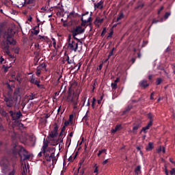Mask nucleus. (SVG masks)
Instances as JSON below:
<instances>
[{
    "label": "nucleus",
    "instance_id": "obj_1",
    "mask_svg": "<svg viewBox=\"0 0 175 175\" xmlns=\"http://www.w3.org/2000/svg\"><path fill=\"white\" fill-rule=\"evenodd\" d=\"M15 35L16 30L9 28L3 34V38L5 40H2L1 42V46L4 53H5V54L8 55L9 58H11L12 59H14L16 56H14V55H12L10 51H9V49H10L9 44L11 46H16L17 41H16V38H14Z\"/></svg>",
    "mask_w": 175,
    "mask_h": 175
},
{
    "label": "nucleus",
    "instance_id": "obj_2",
    "mask_svg": "<svg viewBox=\"0 0 175 175\" xmlns=\"http://www.w3.org/2000/svg\"><path fill=\"white\" fill-rule=\"evenodd\" d=\"M23 89L19 88L16 89L14 92V96L12 95L5 96L4 101L5 102V105L7 107H13L15 105H21L23 106Z\"/></svg>",
    "mask_w": 175,
    "mask_h": 175
},
{
    "label": "nucleus",
    "instance_id": "obj_3",
    "mask_svg": "<svg viewBox=\"0 0 175 175\" xmlns=\"http://www.w3.org/2000/svg\"><path fill=\"white\" fill-rule=\"evenodd\" d=\"M28 127L24 126L23 125V130L27 129ZM23 144L26 146V147H35L36 144V137L32 134H29L28 133L23 131Z\"/></svg>",
    "mask_w": 175,
    "mask_h": 175
},
{
    "label": "nucleus",
    "instance_id": "obj_4",
    "mask_svg": "<svg viewBox=\"0 0 175 175\" xmlns=\"http://www.w3.org/2000/svg\"><path fill=\"white\" fill-rule=\"evenodd\" d=\"M67 48L68 50H70V51H77V49H79V43L81 44H83V42H81V39H79V40L73 38L72 37V34L68 35V39H67Z\"/></svg>",
    "mask_w": 175,
    "mask_h": 175
},
{
    "label": "nucleus",
    "instance_id": "obj_5",
    "mask_svg": "<svg viewBox=\"0 0 175 175\" xmlns=\"http://www.w3.org/2000/svg\"><path fill=\"white\" fill-rule=\"evenodd\" d=\"M23 150V146H18L17 143L13 145L12 149V161H16L18 157H21V169H23V156L21 155V151Z\"/></svg>",
    "mask_w": 175,
    "mask_h": 175
},
{
    "label": "nucleus",
    "instance_id": "obj_6",
    "mask_svg": "<svg viewBox=\"0 0 175 175\" xmlns=\"http://www.w3.org/2000/svg\"><path fill=\"white\" fill-rule=\"evenodd\" d=\"M44 159L46 162H51V158L53 159V161L55 159V148L49 147L48 149L45 150V152L42 151Z\"/></svg>",
    "mask_w": 175,
    "mask_h": 175
},
{
    "label": "nucleus",
    "instance_id": "obj_7",
    "mask_svg": "<svg viewBox=\"0 0 175 175\" xmlns=\"http://www.w3.org/2000/svg\"><path fill=\"white\" fill-rule=\"evenodd\" d=\"M84 32H85V29H83L80 25L77 26L70 30V33H72L71 38H73L75 40H79V38L76 36H77V35H81L82 33H84Z\"/></svg>",
    "mask_w": 175,
    "mask_h": 175
},
{
    "label": "nucleus",
    "instance_id": "obj_8",
    "mask_svg": "<svg viewBox=\"0 0 175 175\" xmlns=\"http://www.w3.org/2000/svg\"><path fill=\"white\" fill-rule=\"evenodd\" d=\"M147 117L150 121L147 126L142 129L140 133H142V132H144V133H147V130L150 129V127L152 126V122H154V115L149 113L147 114Z\"/></svg>",
    "mask_w": 175,
    "mask_h": 175
},
{
    "label": "nucleus",
    "instance_id": "obj_9",
    "mask_svg": "<svg viewBox=\"0 0 175 175\" xmlns=\"http://www.w3.org/2000/svg\"><path fill=\"white\" fill-rule=\"evenodd\" d=\"M0 165L2 167V170L3 173H6L9 170V159H8V157H3L1 161H0Z\"/></svg>",
    "mask_w": 175,
    "mask_h": 175
},
{
    "label": "nucleus",
    "instance_id": "obj_10",
    "mask_svg": "<svg viewBox=\"0 0 175 175\" xmlns=\"http://www.w3.org/2000/svg\"><path fill=\"white\" fill-rule=\"evenodd\" d=\"M89 12H86L85 13H83L81 14V27H85L87 25V24H88V23H92V17H91L92 16V12L90 13V16L88 18V20H84V16H87V14H89Z\"/></svg>",
    "mask_w": 175,
    "mask_h": 175
},
{
    "label": "nucleus",
    "instance_id": "obj_11",
    "mask_svg": "<svg viewBox=\"0 0 175 175\" xmlns=\"http://www.w3.org/2000/svg\"><path fill=\"white\" fill-rule=\"evenodd\" d=\"M58 129H59V126L55 123L53 129L49 132L48 137L49 139H55L58 136Z\"/></svg>",
    "mask_w": 175,
    "mask_h": 175
},
{
    "label": "nucleus",
    "instance_id": "obj_12",
    "mask_svg": "<svg viewBox=\"0 0 175 175\" xmlns=\"http://www.w3.org/2000/svg\"><path fill=\"white\" fill-rule=\"evenodd\" d=\"M32 153L27 150L25 148H23V161H29L31 159V156Z\"/></svg>",
    "mask_w": 175,
    "mask_h": 175
},
{
    "label": "nucleus",
    "instance_id": "obj_13",
    "mask_svg": "<svg viewBox=\"0 0 175 175\" xmlns=\"http://www.w3.org/2000/svg\"><path fill=\"white\" fill-rule=\"evenodd\" d=\"M30 83L31 84H34V85H37L38 88H43V85H40V80L36 79L35 76L31 75V79H30Z\"/></svg>",
    "mask_w": 175,
    "mask_h": 175
},
{
    "label": "nucleus",
    "instance_id": "obj_14",
    "mask_svg": "<svg viewBox=\"0 0 175 175\" xmlns=\"http://www.w3.org/2000/svg\"><path fill=\"white\" fill-rule=\"evenodd\" d=\"M67 100H68V102H71V103H72L73 106H77L78 105V101H79V96L76 97H73L72 96V95L69 94L67 97Z\"/></svg>",
    "mask_w": 175,
    "mask_h": 175
},
{
    "label": "nucleus",
    "instance_id": "obj_15",
    "mask_svg": "<svg viewBox=\"0 0 175 175\" xmlns=\"http://www.w3.org/2000/svg\"><path fill=\"white\" fill-rule=\"evenodd\" d=\"M10 114L11 117H12V119L14 121H16V120H20V118L23 116L21 114V112H13V111H10Z\"/></svg>",
    "mask_w": 175,
    "mask_h": 175
},
{
    "label": "nucleus",
    "instance_id": "obj_16",
    "mask_svg": "<svg viewBox=\"0 0 175 175\" xmlns=\"http://www.w3.org/2000/svg\"><path fill=\"white\" fill-rule=\"evenodd\" d=\"M44 68H47V64L46 63H42L37 67L36 75L39 77L40 74L42 73V70L44 69Z\"/></svg>",
    "mask_w": 175,
    "mask_h": 175
},
{
    "label": "nucleus",
    "instance_id": "obj_17",
    "mask_svg": "<svg viewBox=\"0 0 175 175\" xmlns=\"http://www.w3.org/2000/svg\"><path fill=\"white\" fill-rule=\"evenodd\" d=\"M38 41L39 42H46V43H49L50 42V38L47 36H38Z\"/></svg>",
    "mask_w": 175,
    "mask_h": 175
},
{
    "label": "nucleus",
    "instance_id": "obj_18",
    "mask_svg": "<svg viewBox=\"0 0 175 175\" xmlns=\"http://www.w3.org/2000/svg\"><path fill=\"white\" fill-rule=\"evenodd\" d=\"M77 17H81V15L75 12V11L70 12L69 15L68 16V18H70L71 20L72 18H77Z\"/></svg>",
    "mask_w": 175,
    "mask_h": 175
},
{
    "label": "nucleus",
    "instance_id": "obj_19",
    "mask_svg": "<svg viewBox=\"0 0 175 175\" xmlns=\"http://www.w3.org/2000/svg\"><path fill=\"white\" fill-rule=\"evenodd\" d=\"M139 85L142 88H147V87L150 86V83H147V80L144 79L139 82Z\"/></svg>",
    "mask_w": 175,
    "mask_h": 175
},
{
    "label": "nucleus",
    "instance_id": "obj_20",
    "mask_svg": "<svg viewBox=\"0 0 175 175\" xmlns=\"http://www.w3.org/2000/svg\"><path fill=\"white\" fill-rule=\"evenodd\" d=\"M29 173V163L25 162V167H23V175Z\"/></svg>",
    "mask_w": 175,
    "mask_h": 175
},
{
    "label": "nucleus",
    "instance_id": "obj_21",
    "mask_svg": "<svg viewBox=\"0 0 175 175\" xmlns=\"http://www.w3.org/2000/svg\"><path fill=\"white\" fill-rule=\"evenodd\" d=\"M40 25V23L38 24V26H36L35 27L33 28V31H31L33 35H38L39 32H40V29H39V26Z\"/></svg>",
    "mask_w": 175,
    "mask_h": 175
},
{
    "label": "nucleus",
    "instance_id": "obj_22",
    "mask_svg": "<svg viewBox=\"0 0 175 175\" xmlns=\"http://www.w3.org/2000/svg\"><path fill=\"white\" fill-rule=\"evenodd\" d=\"M94 9H103V1H100V2H98L97 4L96 3H95L94 4Z\"/></svg>",
    "mask_w": 175,
    "mask_h": 175
},
{
    "label": "nucleus",
    "instance_id": "obj_23",
    "mask_svg": "<svg viewBox=\"0 0 175 175\" xmlns=\"http://www.w3.org/2000/svg\"><path fill=\"white\" fill-rule=\"evenodd\" d=\"M135 175L142 174V165H137L134 170Z\"/></svg>",
    "mask_w": 175,
    "mask_h": 175
},
{
    "label": "nucleus",
    "instance_id": "obj_24",
    "mask_svg": "<svg viewBox=\"0 0 175 175\" xmlns=\"http://www.w3.org/2000/svg\"><path fill=\"white\" fill-rule=\"evenodd\" d=\"M142 127V124H137L135 126H133V133L134 135H136V133H137V129H139V128Z\"/></svg>",
    "mask_w": 175,
    "mask_h": 175
},
{
    "label": "nucleus",
    "instance_id": "obj_25",
    "mask_svg": "<svg viewBox=\"0 0 175 175\" xmlns=\"http://www.w3.org/2000/svg\"><path fill=\"white\" fill-rule=\"evenodd\" d=\"M120 129H122V125L118 124L116 126L114 129H112L111 131V133H116V132H118V131H120Z\"/></svg>",
    "mask_w": 175,
    "mask_h": 175
},
{
    "label": "nucleus",
    "instance_id": "obj_26",
    "mask_svg": "<svg viewBox=\"0 0 175 175\" xmlns=\"http://www.w3.org/2000/svg\"><path fill=\"white\" fill-rule=\"evenodd\" d=\"M49 149V143L46 141H44L41 150L44 152H46V150Z\"/></svg>",
    "mask_w": 175,
    "mask_h": 175
},
{
    "label": "nucleus",
    "instance_id": "obj_27",
    "mask_svg": "<svg viewBox=\"0 0 175 175\" xmlns=\"http://www.w3.org/2000/svg\"><path fill=\"white\" fill-rule=\"evenodd\" d=\"M64 137L62 136L59 137V135L58 139L55 140V144H53V146H57L59 142L60 143H64Z\"/></svg>",
    "mask_w": 175,
    "mask_h": 175
},
{
    "label": "nucleus",
    "instance_id": "obj_28",
    "mask_svg": "<svg viewBox=\"0 0 175 175\" xmlns=\"http://www.w3.org/2000/svg\"><path fill=\"white\" fill-rule=\"evenodd\" d=\"M124 17V12L122 11H120L119 13L118 17L116 19V23H118V21L122 20Z\"/></svg>",
    "mask_w": 175,
    "mask_h": 175
},
{
    "label": "nucleus",
    "instance_id": "obj_29",
    "mask_svg": "<svg viewBox=\"0 0 175 175\" xmlns=\"http://www.w3.org/2000/svg\"><path fill=\"white\" fill-rule=\"evenodd\" d=\"M143 8H144V4L143 3H138L135 9V10H142Z\"/></svg>",
    "mask_w": 175,
    "mask_h": 175
},
{
    "label": "nucleus",
    "instance_id": "obj_30",
    "mask_svg": "<svg viewBox=\"0 0 175 175\" xmlns=\"http://www.w3.org/2000/svg\"><path fill=\"white\" fill-rule=\"evenodd\" d=\"M152 148H154V144L152 142H149L146 147V151H151Z\"/></svg>",
    "mask_w": 175,
    "mask_h": 175
},
{
    "label": "nucleus",
    "instance_id": "obj_31",
    "mask_svg": "<svg viewBox=\"0 0 175 175\" xmlns=\"http://www.w3.org/2000/svg\"><path fill=\"white\" fill-rule=\"evenodd\" d=\"M131 110H132V106L129 105L124 111H122V116H124V114H126V113H128L129 111H131Z\"/></svg>",
    "mask_w": 175,
    "mask_h": 175
},
{
    "label": "nucleus",
    "instance_id": "obj_32",
    "mask_svg": "<svg viewBox=\"0 0 175 175\" xmlns=\"http://www.w3.org/2000/svg\"><path fill=\"white\" fill-rule=\"evenodd\" d=\"M16 81L19 84H21V82L23 81V75L21 74H18L16 76Z\"/></svg>",
    "mask_w": 175,
    "mask_h": 175
},
{
    "label": "nucleus",
    "instance_id": "obj_33",
    "mask_svg": "<svg viewBox=\"0 0 175 175\" xmlns=\"http://www.w3.org/2000/svg\"><path fill=\"white\" fill-rule=\"evenodd\" d=\"M89 113H90V110H88L85 115L83 118V120L85 121V122H87V121H88V118L90 117L88 116Z\"/></svg>",
    "mask_w": 175,
    "mask_h": 175
},
{
    "label": "nucleus",
    "instance_id": "obj_34",
    "mask_svg": "<svg viewBox=\"0 0 175 175\" xmlns=\"http://www.w3.org/2000/svg\"><path fill=\"white\" fill-rule=\"evenodd\" d=\"M162 81H163V80L161 78H157L156 80V85H159L162 83Z\"/></svg>",
    "mask_w": 175,
    "mask_h": 175
},
{
    "label": "nucleus",
    "instance_id": "obj_35",
    "mask_svg": "<svg viewBox=\"0 0 175 175\" xmlns=\"http://www.w3.org/2000/svg\"><path fill=\"white\" fill-rule=\"evenodd\" d=\"M70 143H72V139L70 137H68L66 142V144H68V148L70 147Z\"/></svg>",
    "mask_w": 175,
    "mask_h": 175
},
{
    "label": "nucleus",
    "instance_id": "obj_36",
    "mask_svg": "<svg viewBox=\"0 0 175 175\" xmlns=\"http://www.w3.org/2000/svg\"><path fill=\"white\" fill-rule=\"evenodd\" d=\"M0 114L3 116V117H7L8 116V113L6 112V111L5 110H1L0 111Z\"/></svg>",
    "mask_w": 175,
    "mask_h": 175
},
{
    "label": "nucleus",
    "instance_id": "obj_37",
    "mask_svg": "<svg viewBox=\"0 0 175 175\" xmlns=\"http://www.w3.org/2000/svg\"><path fill=\"white\" fill-rule=\"evenodd\" d=\"M96 103V98H95V97H94L92 98V109H95V103Z\"/></svg>",
    "mask_w": 175,
    "mask_h": 175
},
{
    "label": "nucleus",
    "instance_id": "obj_38",
    "mask_svg": "<svg viewBox=\"0 0 175 175\" xmlns=\"http://www.w3.org/2000/svg\"><path fill=\"white\" fill-rule=\"evenodd\" d=\"M111 87L112 90H117L118 85H117V83L113 82L111 84Z\"/></svg>",
    "mask_w": 175,
    "mask_h": 175
},
{
    "label": "nucleus",
    "instance_id": "obj_39",
    "mask_svg": "<svg viewBox=\"0 0 175 175\" xmlns=\"http://www.w3.org/2000/svg\"><path fill=\"white\" fill-rule=\"evenodd\" d=\"M103 152H106V149L99 150L98 153L97 154V157H100V155H102V154H103Z\"/></svg>",
    "mask_w": 175,
    "mask_h": 175
},
{
    "label": "nucleus",
    "instance_id": "obj_40",
    "mask_svg": "<svg viewBox=\"0 0 175 175\" xmlns=\"http://www.w3.org/2000/svg\"><path fill=\"white\" fill-rule=\"evenodd\" d=\"M51 159H52V165L54 167L55 163H57V157H55V159L51 158Z\"/></svg>",
    "mask_w": 175,
    "mask_h": 175
},
{
    "label": "nucleus",
    "instance_id": "obj_41",
    "mask_svg": "<svg viewBox=\"0 0 175 175\" xmlns=\"http://www.w3.org/2000/svg\"><path fill=\"white\" fill-rule=\"evenodd\" d=\"M14 53L15 54H18V53H20V48L16 47V48L14 49Z\"/></svg>",
    "mask_w": 175,
    "mask_h": 175
},
{
    "label": "nucleus",
    "instance_id": "obj_42",
    "mask_svg": "<svg viewBox=\"0 0 175 175\" xmlns=\"http://www.w3.org/2000/svg\"><path fill=\"white\" fill-rule=\"evenodd\" d=\"M105 34H106V27H104L101 32L100 36L103 37L105 36Z\"/></svg>",
    "mask_w": 175,
    "mask_h": 175
},
{
    "label": "nucleus",
    "instance_id": "obj_43",
    "mask_svg": "<svg viewBox=\"0 0 175 175\" xmlns=\"http://www.w3.org/2000/svg\"><path fill=\"white\" fill-rule=\"evenodd\" d=\"M0 131H1V132H4V131H5V127L3 126L2 123H0Z\"/></svg>",
    "mask_w": 175,
    "mask_h": 175
},
{
    "label": "nucleus",
    "instance_id": "obj_44",
    "mask_svg": "<svg viewBox=\"0 0 175 175\" xmlns=\"http://www.w3.org/2000/svg\"><path fill=\"white\" fill-rule=\"evenodd\" d=\"M42 157H43V150H41V151L38 154V158H42Z\"/></svg>",
    "mask_w": 175,
    "mask_h": 175
},
{
    "label": "nucleus",
    "instance_id": "obj_45",
    "mask_svg": "<svg viewBox=\"0 0 175 175\" xmlns=\"http://www.w3.org/2000/svg\"><path fill=\"white\" fill-rule=\"evenodd\" d=\"M52 41H53V47H55V46L57 45V42L55 41V38H52Z\"/></svg>",
    "mask_w": 175,
    "mask_h": 175
},
{
    "label": "nucleus",
    "instance_id": "obj_46",
    "mask_svg": "<svg viewBox=\"0 0 175 175\" xmlns=\"http://www.w3.org/2000/svg\"><path fill=\"white\" fill-rule=\"evenodd\" d=\"M69 65H72L73 64V59H69V56H68V63Z\"/></svg>",
    "mask_w": 175,
    "mask_h": 175
},
{
    "label": "nucleus",
    "instance_id": "obj_47",
    "mask_svg": "<svg viewBox=\"0 0 175 175\" xmlns=\"http://www.w3.org/2000/svg\"><path fill=\"white\" fill-rule=\"evenodd\" d=\"M7 88H8V90H12L13 85H10V83H6Z\"/></svg>",
    "mask_w": 175,
    "mask_h": 175
},
{
    "label": "nucleus",
    "instance_id": "obj_48",
    "mask_svg": "<svg viewBox=\"0 0 175 175\" xmlns=\"http://www.w3.org/2000/svg\"><path fill=\"white\" fill-rule=\"evenodd\" d=\"M170 173L171 175H175V169L172 168L170 171Z\"/></svg>",
    "mask_w": 175,
    "mask_h": 175
},
{
    "label": "nucleus",
    "instance_id": "obj_49",
    "mask_svg": "<svg viewBox=\"0 0 175 175\" xmlns=\"http://www.w3.org/2000/svg\"><path fill=\"white\" fill-rule=\"evenodd\" d=\"M157 23H159V20H157L154 18L152 21V24H157Z\"/></svg>",
    "mask_w": 175,
    "mask_h": 175
},
{
    "label": "nucleus",
    "instance_id": "obj_50",
    "mask_svg": "<svg viewBox=\"0 0 175 175\" xmlns=\"http://www.w3.org/2000/svg\"><path fill=\"white\" fill-rule=\"evenodd\" d=\"M69 124H70V121L66 120L64 122V126H68Z\"/></svg>",
    "mask_w": 175,
    "mask_h": 175
},
{
    "label": "nucleus",
    "instance_id": "obj_51",
    "mask_svg": "<svg viewBox=\"0 0 175 175\" xmlns=\"http://www.w3.org/2000/svg\"><path fill=\"white\" fill-rule=\"evenodd\" d=\"M113 31H110V33H109V35L107 36V39H109V38H111L113 36Z\"/></svg>",
    "mask_w": 175,
    "mask_h": 175
},
{
    "label": "nucleus",
    "instance_id": "obj_52",
    "mask_svg": "<svg viewBox=\"0 0 175 175\" xmlns=\"http://www.w3.org/2000/svg\"><path fill=\"white\" fill-rule=\"evenodd\" d=\"M5 61V59L3 57L1 56L0 57V64H3V62Z\"/></svg>",
    "mask_w": 175,
    "mask_h": 175
},
{
    "label": "nucleus",
    "instance_id": "obj_53",
    "mask_svg": "<svg viewBox=\"0 0 175 175\" xmlns=\"http://www.w3.org/2000/svg\"><path fill=\"white\" fill-rule=\"evenodd\" d=\"M73 161H75V159H73V157L70 156V157L68 158V161L69 162H73Z\"/></svg>",
    "mask_w": 175,
    "mask_h": 175
},
{
    "label": "nucleus",
    "instance_id": "obj_54",
    "mask_svg": "<svg viewBox=\"0 0 175 175\" xmlns=\"http://www.w3.org/2000/svg\"><path fill=\"white\" fill-rule=\"evenodd\" d=\"M169 16H170V12H166L165 14V18H168Z\"/></svg>",
    "mask_w": 175,
    "mask_h": 175
},
{
    "label": "nucleus",
    "instance_id": "obj_55",
    "mask_svg": "<svg viewBox=\"0 0 175 175\" xmlns=\"http://www.w3.org/2000/svg\"><path fill=\"white\" fill-rule=\"evenodd\" d=\"M3 68H4V72L6 73L8 72V69H9V67L5 66V65H3Z\"/></svg>",
    "mask_w": 175,
    "mask_h": 175
},
{
    "label": "nucleus",
    "instance_id": "obj_56",
    "mask_svg": "<svg viewBox=\"0 0 175 175\" xmlns=\"http://www.w3.org/2000/svg\"><path fill=\"white\" fill-rule=\"evenodd\" d=\"M85 100H87V96H85L82 100V101L83 102L82 107L84 106V105H85Z\"/></svg>",
    "mask_w": 175,
    "mask_h": 175
},
{
    "label": "nucleus",
    "instance_id": "obj_57",
    "mask_svg": "<svg viewBox=\"0 0 175 175\" xmlns=\"http://www.w3.org/2000/svg\"><path fill=\"white\" fill-rule=\"evenodd\" d=\"M64 135H66L65 131H60L59 136V137H61V136L62 137Z\"/></svg>",
    "mask_w": 175,
    "mask_h": 175
},
{
    "label": "nucleus",
    "instance_id": "obj_58",
    "mask_svg": "<svg viewBox=\"0 0 175 175\" xmlns=\"http://www.w3.org/2000/svg\"><path fill=\"white\" fill-rule=\"evenodd\" d=\"M69 121H70V122H72V121H73V115H70Z\"/></svg>",
    "mask_w": 175,
    "mask_h": 175
},
{
    "label": "nucleus",
    "instance_id": "obj_59",
    "mask_svg": "<svg viewBox=\"0 0 175 175\" xmlns=\"http://www.w3.org/2000/svg\"><path fill=\"white\" fill-rule=\"evenodd\" d=\"M102 68H103V63L100 64L98 66V70H102Z\"/></svg>",
    "mask_w": 175,
    "mask_h": 175
},
{
    "label": "nucleus",
    "instance_id": "obj_60",
    "mask_svg": "<svg viewBox=\"0 0 175 175\" xmlns=\"http://www.w3.org/2000/svg\"><path fill=\"white\" fill-rule=\"evenodd\" d=\"M113 83H115L116 84H117V83H120V77H117Z\"/></svg>",
    "mask_w": 175,
    "mask_h": 175
},
{
    "label": "nucleus",
    "instance_id": "obj_61",
    "mask_svg": "<svg viewBox=\"0 0 175 175\" xmlns=\"http://www.w3.org/2000/svg\"><path fill=\"white\" fill-rule=\"evenodd\" d=\"M80 167H79V168H78V170H77V172H75V173L73 174V175H79V172H80Z\"/></svg>",
    "mask_w": 175,
    "mask_h": 175
},
{
    "label": "nucleus",
    "instance_id": "obj_62",
    "mask_svg": "<svg viewBox=\"0 0 175 175\" xmlns=\"http://www.w3.org/2000/svg\"><path fill=\"white\" fill-rule=\"evenodd\" d=\"M159 151H162L163 152V154H165V148L163 147V148L160 147Z\"/></svg>",
    "mask_w": 175,
    "mask_h": 175
},
{
    "label": "nucleus",
    "instance_id": "obj_63",
    "mask_svg": "<svg viewBox=\"0 0 175 175\" xmlns=\"http://www.w3.org/2000/svg\"><path fill=\"white\" fill-rule=\"evenodd\" d=\"M79 173L81 175H84V169L80 170Z\"/></svg>",
    "mask_w": 175,
    "mask_h": 175
},
{
    "label": "nucleus",
    "instance_id": "obj_64",
    "mask_svg": "<svg viewBox=\"0 0 175 175\" xmlns=\"http://www.w3.org/2000/svg\"><path fill=\"white\" fill-rule=\"evenodd\" d=\"M109 162V159H106L103 162V165H106Z\"/></svg>",
    "mask_w": 175,
    "mask_h": 175
}]
</instances>
